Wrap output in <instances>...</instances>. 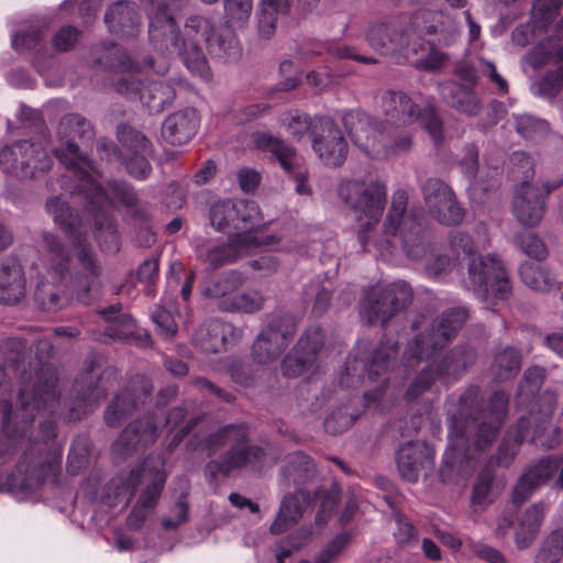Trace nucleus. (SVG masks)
<instances>
[{
	"label": "nucleus",
	"instance_id": "nucleus-30",
	"mask_svg": "<svg viewBox=\"0 0 563 563\" xmlns=\"http://www.w3.org/2000/svg\"><path fill=\"white\" fill-rule=\"evenodd\" d=\"M396 461L400 476L416 483L420 475H428L432 471L434 451L424 441H410L399 448Z\"/></svg>",
	"mask_w": 563,
	"mask_h": 563
},
{
	"label": "nucleus",
	"instance_id": "nucleus-57",
	"mask_svg": "<svg viewBox=\"0 0 563 563\" xmlns=\"http://www.w3.org/2000/svg\"><path fill=\"white\" fill-rule=\"evenodd\" d=\"M358 415L349 406L333 410L324 420V428L329 433L336 434L347 430L357 419Z\"/></svg>",
	"mask_w": 563,
	"mask_h": 563
},
{
	"label": "nucleus",
	"instance_id": "nucleus-39",
	"mask_svg": "<svg viewBox=\"0 0 563 563\" xmlns=\"http://www.w3.org/2000/svg\"><path fill=\"white\" fill-rule=\"evenodd\" d=\"M369 45L380 52L388 54L396 52L407 43V35L398 24H376L367 33Z\"/></svg>",
	"mask_w": 563,
	"mask_h": 563
},
{
	"label": "nucleus",
	"instance_id": "nucleus-5",
	"mask_svg": "<svg viewBox=\"0 0 563 563\" xmlns=\"http://www.w3.org/2000/svg\"><path fill=\"white\" fill-rule=\"evenodd\" d=\"M167 477L165 459L161 454H151L141 465L129 472H121L110 481L109 490L125 503H130L137 487L143 485L128 518L130 526L137 528L145 520L147 510L157 505Z\"/></svg>",
	"mask_w": 563,
	"mask_h": 563
},
{
	"label": "nucleus",
	"instance_id": "nucleus-25",
	"mask_svg": "<svg viewBox=\"0 0 563 563\" xmlns=\"http://www.w3.org/2000/svg\"><path fill=\"white\" fill-rule=\"evenodd\" d=\"M556 473L559 476L554 486L559 489L563 488V457L549 456L539 461L537 464L528 468L518 479L512 492V501L521 505L542 485L548 483Z\"/></svg>",
	"mask_w": 563,
	"mask_h": 563
},
{
	"label": "nucleus",
	"instance_id": "nucleus-63",
	"mask_svg": "<svg viewBox=\"0 0 563 563\" xmlns=\"http://www.w3.org/2000/svg\"><path fill=\"white\" fill-rule=\"evenodd\" d=\"M253 0H224L225 16L232 23H244L250 18Z\"/></svg>",
	"mask_w": 563,
	"mask_h": 563
},
{
	"label": "nucleus",
	"instance_id": "nucleus-41",
	"mask_svg": "<svg viewBox=\"0 0 563 563\" xmlns=\"http://www.w3.org/2000/svg\"><path fill=\"white\" fill-rule=\"evenodd\" d=\"M545 514V506L541 503L530 506L520 518L516 531V544L520 550L529 548L540 530Z\"/></svg>",
	"mask_w": 563,
	"mask_h": 563
},
{
	"label": "nucleus",
	"instance_id": "nucleus-64",
	"mask_svg": "<svg viewBox=\"0 0 563 563\" xmlns=\"http://www.w3.org/2000/svg\"><path fill=\"white\" fill-rule=\"evenodd\" d=\"M152 319L157 325L159 334L164 339H172L177 333V323L173 314L165 308H155V310L152 313Z\"/></svg>",
	"mask_w": 563,
	"mask_h": 563
},
{
	"label": "nucleus",
	"instance_id": "nucleus-12",
	"mask_svg": "<svg viewBox=\"0 0 563 563\" xmlns=\"http://www.w3.org/2000/svg\"><path fill=\"white\" fill-rule=\"evenodd\" d=\"M380 108L386 118L383 121L387 126L408 128L420 120L434 143L442 140V122L433 107L419 111L409 96L401 91L389 90L382 96Z\"/></svg>",
	"mask_w": 563,
	"mask_h": 563
},
{
	"label": "nucleus",
	"instance_id": "nucleus-58",
	"mask_svg": "<svg viewBox=\"0 0 563 563\" xmlns=\"http://www.w3.org/2000/svg\"><path fill=\"white\" fill-rule=\"evenodd\" d=\"M515 120L517 132L525 139L537 140L544 136L549 131L545 121L530 114L516 115Z\"/></svg>",
	"mask_w": 563,
	"mask_h": 563
},
{
	"label": "nucleus",
	"instance_id": "nucleus-18",
	"mask_svg": "<svg viewBox=\"0 0 563 563\" xmlns=\"http://www.w3.org/2000/svg\"><path fill=\"white\" fill-rule=\"evenodd\" d=\"M276 242L277 239L274 235L242 232L230 236L227 243L211 245L205 253L199 252L198 258L211 268H218L250 255L260 246Z\"/></svg>",
	"mask_w": 563,
	"mask_h": 563
},
{
	"label": "nucleus",
	"instance_id": "nucleus-3",
	"mask_svg": "<svg viewBox=\"0 0 563 563\" xmlns=\"http://www.w3.org/2000/svg\"><path fill=\"white\" fill-rule=\"evenodd\" d=\"M57 134L63 144L55 150V155L67 169L74 173L79 191L91 205L103 209L107 205L122 203L132 207L136 203L137 196L125 181L109 183L108 188L104 189L96 177L98 173L92 162L79 153L74 139H92L93 130L89 121L79 114H66L58 123Z\"/></svg>",
	"mask_w": 563,
	"mask_h": 563
},
{
	"label": "nucleus",
	"instance_id": "nucleus-26",
	"mask_svg": "<svg viewBox=\"0 0 563 563\" xmlns=\"http://www.w3.org/2000/svg\"><path fill=\"white\" fill-rule=\"evenodd\" d=\"M118 139L124 150L128 173L137 179H145L151 170L148 157L152 145L147 137L128 125L118 128Z\"/></svg>",
	"mask_w": 563,
	"mask_h": 563
},
{
	"label": "nucleus",
	"instance_id": "nucleus-46",
	"mask_svg": "<svg viewBox=\"0 0 563 563\" xmlns=\"http://www.w3.org/2000/svg\"><path fill=\"white\" fill-rule=\"evenodd\" d=\"M287 7V0H261L257 24L262 37L268 38L275 33L277 15L284 12Z\"/></svg>",
	"mask_w": 563,
	"mask_h": 563
},
{
	"label": "nucleus",
	"instance_id": "nucleus-31",
	"mask_svg": "<svg viewBox=\"0 0 563 563\" xmlns=\"http://www.w3.org/2000/svg\"><path fill=\"white\" fill-rule=\"evenodd\" d=\"M322 134L313 135L312 148L319 158L327 166L339 167L343 165L347 155V143L339 129L331 119L319 120Z\"/></svg>",
	"mask_w": 563,
	"mask_h": 563
},
{
	"label": "nucleus",
	"instance_id": "nucleus-37",
	"mask_svg": "<svg viewBox=\"0 0 563 563\" xmlns=\"http://www.w3.org/2000/svg\"><path fill=\"white\" fill-rule=\"evenodd\" d=\"M253 140L258 150L271 153L287 173H292L298 165L296 151L286 141L267 132L254 133Z\"/></svg>",
	"mask_w": 563,
	"mask_h": 563
},
{
	"label": "nucleus",
	"instance_id": "nucleus-55",
	"mask_svg": "<svg viewBox=\"0 0 563 563\" xmlns=\"http://www.w3.org/2000/svg\"><path fill=\"white\" fill-rule=\"evenodd\" d=\"M96 222V239L99 241L100 246L104 247L108 252H118L119 251V242L118 236L112 224V221L108 217V214L101 212L100 214L95 216Z\"/></svg>",
	"mask_w": 563,
	"mask_h": 563
},
{
	"label": "nucleus",
	"instance_id": "nucleus-27",
	"mask_svg": "<svg viewBox=\"0 0 563 563\" xmlns=\"http://www.w3.org/2000/svg\"><path fill=\"white\" fill-rule=\"evenodd\" d=\"M242 338V328L219 319H210L198 327L192 342L202 352L216 354L238 344Z\"/></svg>",
	"mask_w": 563,
	"mask_h": 563
},
{
	"label": "nucleus",
	"instance_id": "nucleus-1",
	"mask_svg": "<svg viewBox=\"0 0 563 563\" xmlns=\"http://www.w3.org/2000/svg\"><path fill=\"white\" fill-rule=\"evenodd\" d=\"M45 209L66 235L69 250L53 233L42 232V263L45 274L36 285L35 300L48 312L64 308L70 298H76L82 305H90L101 267L87 243L86 224L59 197L47 199Z\"/></svg>",
	"mask_w": 563,
	"mask_h": 563
},
{
	"label": "nucleus",
	"instance_id": "nucleus-22",
	"mask_svg": "<svg viewBox=\"0 0 563 563\" xmlns=\"http://www.w3.org/2000/svg\"><path fill=\"white\" fill-rule=\"evenodd\" d=\"M428 213L443 225H457L464 212L453 190L442 180L428 179L422 188Z\"/></svg>",
	"mask_w": 563,
	"mask_h": 563
},
{
	"label": "nucleus",
	"instance_id": "nucleus-50",
	"mask_svg": "<svg viewBox=\"0 0 563 563\" xmlns=\"http://www.w3.org/2000/svg\"><path fill=\"white\" fill-rule=\"evenodd\" d=\"M235 212L236 230L252 232V229L261 227L264 222L258 205L255 201L243 199L235 200Z\"/></svg>",
	"mask_w": 563,
	"mask_h": 563
},
{
	"label": "nucleus",
	"instance_id": "nucleus-23",
	"mask_svg": "<svg viewBox=\"0 0 563 563\" xmlns=\"http://www.w3.org/2000/svg\"><path fill=\"white\" fill-rule=\"evenodd\" d=\"M449 434L453 444L445 451L440 470V478L443 483H451L460 477L468 476L471 473L468 460L473 457L471 448H467L464 455L462 452L466 442H472L474 445V434L463 427L461 420L451 418Z\"/></svg>",
	"mask_w": 563,
	"mask_h": 563
},
{
	"label": "nucleus",
	"instance_id": "nucleus-16",
	"mask_svg": "<svg viewBox=\"0 0 563 563\" xmlns=\"http://www.w3.org/2000/svg\"><path fill=\"white\" fill-rule=\"evenodd\" d=\"M476 353L467 346H456L443 357L433 360L410 384L406 397L416 399L428 390L435 379L455 378L475 362Z\"/></svg>",
	"mask_w": 563,
	"mask_h": 563
},
{
	"label": "nucleus",
	"instance_id": "nucleus-14",
	"mask_svg": "<svg viewBox=\"0 0 563 563\" xmlns=\"http://www.w3.org/2000/svg\"><path fill=\"white\" fill-rule=\"evenodd\" d=\"M467 319L464 308H452L435 319L428 331L408 343L405 358L409 366L418 360L428 358L444 347L461 330Z\"/></svg>",
	"mask_w": 563,
	"mask_h": 563
},
{
	"label": "nucleus",
	"instance_id": "nucleus-36",
	"mask_svg": "<svg viewBox=\"0 0 563 563\" xmlns=\"http://www.w3.org/2000/svg\"><path fill=\"white\" fill-rule=\"evenodd\" d=\"M310 503V495L302 490L289 494L282 500L279 511L271 526L273 534H280L296 525Z\"/></svg>",
	"mask_w": 563,
	"mask_h": 563
},
{
	"label": "nucleus",
	"instance_id": "nucleus-21",
	"mask_svg": "<svg viewBox=\"0 0 563 563\" xmlns=\"http://www.w3.org/2000/svg\"><path fill=\"white\" fill-rule=\"evenodd\" d=\"M55 384L51 380L44 387H40L32 398L27 390L22 388L20 391L21 408L19 412L14 415L8 401H0V421L4 432L13 438L14 434L18 433L19 423H21L23 428L30 424L41 406H45L48 400L55 399Z\"/></svg>",
	"mask_w": 563,
	"mask_h": 563
},
{
	"label": "nucleus",
	"instance_id": "nucleus-11",
	"mask_svg": "<svg viewBox=\"0 0 563 563\" xmlns=\"http://www.w3.org/2000/svg\"><path fill=\"white\" fill-rule=\"evenodd\" d=\"M246 441L247 431L242 424L228 426L211 434L206 441L209 453L216 452L223 445H230V450L220 462H210L207 465L208 472L228 474L235 468L262 461L264 451L257 446H249Z\"/></svg>",
	"mask_w": 563,
	"mask_h": 563
},
{
	"label": "nucleus",
	"instance_id": "nucleus-10",
	"mask_svg": "<svg viewBox=\"0 0 563 563\" xmlns=\"http://www.w3.org/2000/svg\"><path fill=\"white\" fill-rule=\"evenodd\" d=\"M109 68L119 77L113 84L114 89L123 95H139L142 102L150 109L159 110L169 102L174 96L172 87L164 81H153L146 88H141V81L136 77L135 66L130 57L117 46L107 52Z\"/></svg>",
	"mask_w": 563,
	"mask_h": 563
},
{
	"label": "nucleus",
	"instance_id": "nucleus-43",
	"mask_svg": "<svg viewBox=\"0 0 563 563\" xmlns=\"http://www.w3.org/2000/svg\"><path fill=\"white\" fill-rule=\"evenodd\" d=\"M530 434V421L526 418L518 420L516 430L509 431L498 448L496 463L500 466H508L517 454L518 445L528 440Z\"/></svg>",
	"mask_w": 563,
	"mask_h": 563
},
{
	"label": "nucleus",
	"instance_id": "nucleus-15",
	"mask_svg": "<svg viewBox=\"0 0 563 563\" xmlns=\"http://www.w3.org/2000/svg\"><path fill=\"white\" fill-rule=\"evenodd\" d=\"M411 287L402 280L394 282L366 294L360 308L364 322L386 324L394 314L405 309L412 300Z\"/></svg>",
	"mask_w": 563,
	"mask_h": 563
},
{
	"label": "nucleus",
	"instance_id": "nucleus-52",
	"mask_svg": "<svg viewBox=\"0 0 563 563\" xmlns=\"http://www.w3.org/2000/svg\"><path fill=\"white\" fill-rule=\"evenodd\" d=\"M551 59L560 64L558 69L548 73L538 84L539 93L550 98L556 96L563 86V47L558 48Z\"/></svg>",
	"mask_w": 563,
	"mask_h": 563
},
{
	"label": "nucleus",
	"instance_id": "nucleus-40",
	"mask_svg": "<svg viewBox=\"0 0 563 563\" xmlns=\"http://www.w3.org/2000/svg\"><path fill=\"white\" fill-rule=\"evenodd\" d=\"M75 388L78 391V407L82 408V413L92 410L106 396L104 389L99 386V374L96 373L95 364L89 365L88 371L76 379Z\"/></svg>",
	"mask_w": 563,
	"mask_h": 563
},
{
	"label": "nucleus",
	"instance_id": "nucleus-34",
	"mask_svg": "<svg viewBox=\"0 0 563 563\" xmlns=\"http://www.w3.org/2000/svg\"><path fill=\"white\" fill-rule=\"evenodd\" d=\"M199 124L195 109L187 108L168 115L162 128L163 137L172 145H181L191 140Z\"/></svg>",
	"mask_w": 563,
	"mask_h": 563
},
{
	"label": "nucleus",
	"instance_id": "nucleus-45",
	"mask_svg": "<svg viewBox=\"0 0 563 563\" xmlns=\"http://www.w3.org/2000/svg\"><path fill=\"white\" fill-rule=\"evenodd\" d=\"M520 364L521 356L518 351L507 347L495 355L490 372L496 380H507L517 375Z\"/></svg>",
	"mask_w": 563,
	"mask_h": 563
},
{
	"label": "nucleus",
	"instance_id": "nucleus-33",
	"mask_svg": "<svg viewBox=\"0 0 563 563\" xmlns=\"http://www.w3.org/2000/svg\"><path fill=\"white\" fill-rule=\"evenodd\" d=\"M26 295V279L21 263L8 258L0 266V302L15 305Z\"/></svg>",
	"mask_w": 563,
	"mask_h": 563
},
{
	"label": "nucleus",
	"instance_id": "nucleus-20",
	"mask_svg": "<svg viewBox=\"0 0 563 563\" xmlns=\"http://www.w3.org/2000/svg\"><path fill=\"white\" fill-rule=\"evenodd\" d=\"M563 184V178L554 183H530L523 180L515 192L512 212L525 227L538 225L545 211V198Z\"/></svg>",
	"mask_w": 563,
	"mask_h": 563
},
{
	"label": "nucleus",
	"instance_id": "nucleus-6",
	"mask_svg": "<svg viewBox=\"0 0 563 563\" xmlns=\"http://www.w3.org/2000/svg\"><path fill=\"white\" fill-rule=\"evenodd\" d=\"M408 194L398 189L393 194L390 208L374 244L382 256L398 251L417 258L422 250V227L415 209H407Z\"/></svg>",
	"mask_w": 563,
	"mask_h": 563
},
{
	"label": "nucleus",
	"instance_id": "nucleus-13",
	"mask_svg": "<svg viewBox=\"0 0 563 563\" xmlns=\"http://www.w3.org/2000/svg\"><path fill=\"white\" fill-rule=\"evenodd\" d=\"M396 356V344L382 345L375 351L368 364L358 357L349 358L345 371L341 376L340 383L346 388L356 387L361 379H364V373L367 372V378L376 387L364 395L365 405L371 407L375 405L380 408L383 391L387 386L386 377L390 360Z\"/></svg>",
	"mask_w": 563,
	"mask_h": 563
},
{
	"label": "nucleus",
	"instance_id": "nucleus-42",
	"mask_svg": "<svg viewBox=\"0 0 563 563\" xmlns=\"http://www.w3.org/2000/svg\"><path fill=\"white\" fill-rule=\"evenodd\" d=\"M210 54L225 59H235L241 49L231 26L222 25L216 32H211L207 43Z\"/></svg>",
	"mask_w": 563,
	"mask_h": 563
},
{
	"label": "nucleus",
	"instance_id": "nucleus-59",
	"mask_svg": "<svg viewBox=\"0 0 563 563\" xmlns=\"http://www.w3.org/2000/svg\"><path fill=\"white\" fill-rule=\"evenodd\" d=\"M351 542V536L347 532L338 533L331 539L327 545L316 556L314 563H333L340 554L346 549ZM299 563H311L309 561H301Z\"/></svg>",
	"mask_w": 563,
	"mask_h": 563
},
{
	"label": "nucleus",
	"instance_id": "nucleus-19",
	"mask_svg": "<svg viewBox=\"0 0 563 563\" xmlns=\"http://www.w3.org/2000/svg\"><path fill=\"white\" fill-rule=\"evenodd\" d=\"M296 334L290 317L272 320L256 336L252 345V357L257 364L277 361L286 351Z\"/></svg>",
	"mask_w": 563,
	"mask_h": 563
},
{
	"label": "nucleus",
	"instance_id": "nucleus-54",
	"mask_svg": "<svg viewBox=\"0 0 563 563\" xmlns=\"http://www.w3.org/2000/svg\"><path fill=\"white\" fill-rule=\"evenodd\" d=\"M563 558V529L553 531L543 541L536 563H559Z\"/></svg>",
	"mask_w": 563,
	"mask_h": 563
},
{
	"label": "nucleus",
	"instance_id": "nucleus-9",
	"mask_svg": "<svg viewBox=\"0 0 563 563\" xmlns=\"http://www.w3.org/2000/svg\"><path fill=\"white\" fill-rule=\"evenodd\" d=\"M476 396V390L473 389L462 395L460 398V411L452 418L462 421L463 427L474 434V449L476 451H483L488 448L497 437L498 429L507 413L509 396L501 390L495 391L489 399L487 411L482 413L481 418L471 417L468 409V402H473Z\"/></svg>",
	"mask_w": 563,
	"mask_h": 563
},
{
	"label": "nucleus",
	"instance_id": "nucleus-62",
	"mask_svg": "<svg viewBox=\"0 0 563 563\" xmlns=\"http://www.w3.org/2000/svg\"><path fill=\"white\" fill-rule=\"evenodd\" d=\"M516 242L520 250L530 257L541 261L548 256L545 244L534 233H521L517 236Z\"/></svg>",
	"mask_w": 563,
	"mask_h": 563
},
{
	"label": "nucleus",
	"instance_id": "nucleus-4",
	"mask_svg": "<svg viewBox=\"0 0 563 563\" xmlns=\"http://www.w3.org/2000/svg\"><path fill=\"white\" fill-rule=\"evenodd\" d=\"M342 121L353 144L371 159L385 161L407 153L413 146L409 130H395L365 111L350 110Z\"/></svg>",
	"mask_w": 563,
	"mask_h": 563
},
{
	"label": "nucleus",
	"instance_id": "nucleus-32",
	"mask_svg": "<svg viewBox=\"0 0 563 563\" xmlns=\"http://www.w3.org/2000/svg\"><path fill=\"white\" fill-rule=\"evenodd\" d=\"M244 283L243 273L229 269L210 278L202 289V295L214 300L219 310L225 312L228 302H232L236 290Z\"/></svg>",
	"mask_w": 563,
	"mask_h": 563
},
{
	"label": "nucleus",
	"instance_id": "nucleus-44",
	"mask_svg": "<svg viewBox=\"0 0 563 563\" xmlns=\"http://www.w3.org/2000/svg\"><path fill=\"white\" fill-rule=\"evenodd\" d=\"M520 278L529 288L547 292L555 285V278L547 268L532 262H525L519 267Z\"/></svg>",
	"mask_w": 563,
	"mask_h": 563
},
{
	"label": "nucleus",
	"instance_id": "nucleus-47",
	"mask_svg": "<svg viewBox=\"0 0 563 563\" xmlns=\"http://www.w3.org/2000/svg\"><path fill=\"white\" fill-rule=\"evenodd\" d=\"M279 122L295 141H301L308 133L313 137L317 126L311 117L298 110L284 113Z\"/></svg>",
	"mask_w": 563,
	"mask_h": 563
},
{
	"label": "nucleus",
	"instance_id": "nucleus-2",
	"mask_svg": "<svg viewBox=\"0 0 563 563\" xmlns=\"http://www.w3.org/2000/svg\"><path fill=\"white\" fill-rule=\"evenodd\" d=\"M188 2L189 0H143L148 19L150 41L161 48H167L169 42L189 71L208 79L209 65L200 44L207 43L213 27L208 19L194 14L186 19L179 35L175 14Z\"/></svg>",
	"mask_w": 563,
	"mask_h": 563
},
{
	"label": "nucleus",
	"instance_id": "nucleus-17",
	"mask_svg": "<svg viewBox=\"0 0 563 563\" xmlns=\"http://www.w3.org/2000/svg\"><path fill=\"white\" fill-rule=\"evenodd\" d=\"M0 166L5 173L33 178L48 172L52 161L41 145L20 141L0 150Z\"/></svg>",
	"mask_w": 563,
	"mask_h": 563
},
{
	"label": "nucleus",
	"instance_id": "nucleus-35",
	"mask_svg": "<svg viewBox=\"0 0 563 563\" xmlns=\"http://www.w3.org/2000/svg\"><path fill=\"white\" fill-rule=\"evenodd\" d=\"M104 22L113 33L133 36L139 32L140 14L137 7L131 1L113 3L104 15Z\"/></svg>",
	"mask_w": 563,
	"mask_h": 563
},
{
	"label": "nucleus",
	"instance_id": "nucleus-49",
	"mask_svg": "<svg viewBox=\"0 0 563 563\" xmlns=\"http://www.w3.org/2000/svg\"><path fill=\"white\" fill-rule=\"evenodd\" d=\"M265 297L261 290L249 288L240 294L235 292L232 302H228L225 312L255 313L263 309Z\"/></svg>",
	"mask_w": 563,
	"mask_h": 563
},
{
	"label": "nucleus",
	"instance_id": "nucleus-48",
	"mask_svg": "<svg viewBox=\"0 0 563 563\" xmlns=\"http://www.w3.org/2000/svg\"><path fill=\"white\" fill-rule=\"evenodd\" d=\"M445 24H451V20L439 11L422 10L411 19L412 27L420 34H438Z\"/></svg>",
	"mask_w": 563,
	"mask_h": 563
},
{
	"label": "nucleus",
	"instance_id": "nucleus-8",
	"mask_svg": "<svg viewBox=\"0 0 563 563\" xmlns=\"http://www.w3.org/2000/svg\"><path fill=\"white\" fill-rule=\"evenodd\" d=\"M340 199L350 209L365 216L369 221L358 231V241L363 249L367 244V232L376 223L386 206V184L376 176L343 179L339 187Z\"/></svg>",
	"mask_w": 563,
	"mask_h": 563
},
{
	"label": "nucleus",
	"instance_id": "nucleus-53",
	"mask_svg": "<svg viewBox=\"0 0 563 563\" xmlns=\"http://www.w3.org/2000/svg\"><path fill=\"white\" fill-rule=\"evenodd\" d=\"M135 405V396L129 390L118 395L106 410L104 419L107 424L110 427L118 426L121 419L132 412Z\"/></svg>",
	"mask_w": 563,
	"mask_h": 563
},
{
	"label": "nucleus",
	"instance_id": "nucleus-28",
	"mask_svg": "<svg viewBox=\"0 0 563 563\" xmlns=\"http://www.w3.org/2000/svg\"><path fill=\"white\" fill-rule=\"evenodd\" d=\"M323 345V334L319 327L309 328L299 339L291 353L283 361V374L298 377L314 366L317 354Z\"/></svg>",
	"mask_w": 563,
	"mask_h": 563
},
{
	"label": "nucleus",
	"instance_id": "nucleus-60",
	"mask_svg": "<svg viewBox=\"0 0 563 563\" xmlns=\"http://www.w3.org/2000/svg\"><path fill=\"white\" fill-rule=\"evenodd\" d=\"M314 467L308 455L296 452L290 456L289 465L286 468V476L296 483H301L310 478L313 474Z\"/></svg>",
	"mask_w": 563,
	"mask_h": 563
},
{
	"label": "nucleus",
	"instance_id": "nucleus-29",
	"mask_svg": "<svg viewBox=\"0 0 563 563\" xmlns=\"http://www.w3.org/2000/svg\"><path fill=\"white\" fill-rule=\"evenodd\" d=\"M158 426L152 416L130 423L112 445V453L117 459L125 460L143 451L157 439Z\"/></svg>",
	"mask_w": 563,
	"mask_h": 563
},
{
	"label": "nucleus",
	"instance_id": "nucleus-7",
	"mask_svg": "<svg viewBox=\"0 0 563 563\" xmlns=\"http://www.w3.org/2000/svg\"><path fill=\"white\" fill-rule=\"evenodd\" d=\"M451 247L456 253L462 251L468 262V277L465 279L466 287L478 298L486 299L492 291L499 299H506L510 295L511 287L508 274L501 261L494 256H474V242L464 232H455L451 236Z\"/></svg>",
	"mask_w": 563,
	"mask_h": 563
},
{
	"label": "nucleus",
	"instance_id": "nucleus-24",
	"mask_svg": "<svg viewBox=\"0 0 563 563\" xmlns=\"http://www.w3.org/2000/svg\"><path fill=\"white\" fill-rule=\"evenodd\" d=\"M58 463L59 454L56 451H46V443L31 445L18 464V471L23 474L19 482L20 487L30 493L36 490Z\"/></svg>",
	"mask_w": 563,
	"mask_h": 563
},
{
	"label": "nucleus",
	"instance_id": "nucleus-51",
	"mask_svg": "<svg viewBox=\"0 0 563 563\" xmlns=\"http://www.w3.org/2000/svg\"><path fill=\"white\" fill-rule=\"evenodd\" d=\"M235 200L218 201L211 206L210 222L217 231L235 229Z\"/></svg>",
	"mask_w": 563,
	"mask_h": 563
},
{
	"label": "nucleus",
	"instance_id": "nucleus-61",
	"mask_svg": "<svg viewBox=\"0 0 563 563\" xmlns=\"http://www.w3.org/2000/svg\"><path fill=\"white\" fill-rule=\"evenodd\" d=\"M563 0H536L532 16L539 27H547L556 16Z\"/></svg>",
	"mask_w": 563,
	"mask_h": 563
},
{
	"label": "nucleus",
	"instance_id": "nucleus-38",
	"mask_svg": "<svg viewBox=\"0 0 563 563\" xmlns=\"http://www.w3.org/2000/svg\"><path fill=\"white\" fill-rule=\"evenodd\" d=\"M442 99L457 111L467 115H477L482 109L475 92L464 86L446 81L439 86Z\"/></svg>",
	"mask_w": 563,
	"mask_h": 563
},
{
	"label": "nucleus",
	"instance_id": "nucleus-56",
	"mask_svg": "<svg viewBox=\"0 0 563 563\" xmlns=\"http://www.w3.org/2000/svg\"><path fill=\"white\" fill-rule=\"evenodd\" d=\"M544 379V369L539 366L529 367L518 388V397L522 402H529L540 390Z\"/></svg>",
	"mask_w": 563,
	"mask_h": 563
}]
</instances>
